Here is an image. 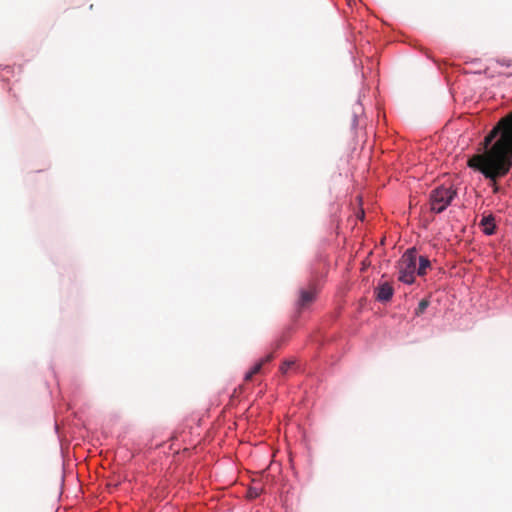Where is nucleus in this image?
Here are the masks:
<instances>
[{"label":"nucleus","mask_w":512,"mask_h":512,"mask_svg":"<svg viewBox=\"0 0 512 512\" xmlns=\"http://www.w3.org/2000/svg\"><path fill=\"white\" fill-rule=\"evenodd\" d=\"M456 190L450 186H439L430 193V209L434 213H442L456 197Z\"/></svg>","instance_id":"nucleus-2"},{"label":"nucleus","mask_w":512,"mask_h":512,"mask_svg":"<svg viewBox=\"0 0 512 512\" xmlns=\"http://www.w3.org/2000/svg\"><path fill=\"white\" fill-rule=\"evenodd\" d=\"M262 367H263V366H262V363H259V362H258V363H256V364L252 367V369H251V370H250V371L245 375V380H246V381L251 380V379H252V377H253L255 374H257V373H259V372L261 371Z\"/></svg>","instance_id":"nucleus-8"},{"label":"nucleus","mask_w":512,"mask_h":512,"mask_svg":"<svg viewBox=\"0 0 512 512\" xmlns=\"http://www.w3.org/2000/svg\"><path fill=\"white\" fill-rule=\"evenodd\" d=\"M417 254L415 249H408L398 262L399 281L412 284L416 271Z\"/></svg>","instance_id":"nucleus-3"},{"label":"nucleus","mask_w":512,"mask_h":512,"mask_svg":"<svg viewBox=\"0 0 512 512\" xmlns=\"http://www.w3.org/2000/svg\"><path fill=\"white\" fill-rule=\"evenodd\" d=\"M273 357H274V356H273V354H272V353H270V354L266 355L264 358H262V359L259 361V363H262V366H263L265 363L270 362V361L273 359Z\"/></svg>","instance_id":"nucleus-10"},{"label":"nucleus","mask_w":512,"mask_h":512,"mask_svg":"<svg viewBox=\"0 0 512 512\" xmlns=\"http://www.w3.org/2000/svg\"><path fill=\"white\" fill-rule=\"evenodd\" d=\"M317 294V290L314 285H311L308 289H303L300 292V299L298 301V305L300 308H305L309 304H311Z\"/></svg>","instance_id":"nucleus-4"},{"label":"nucleus","mask_w":512,"mask_h":512,"mask_svg":"<svg viewBox=\"0 0 512 512\" xmlns=\"http://www.w3.org/2000/svg\"><path fill=\"white\" fill-rule=\"evenodd\" d=\"M498 63H499L500 65H503V66H506V67H510V66L512 65V61H511V60H509V59H504V58H503V59H499V60H498Z\"/></svg>","instance_id":"nucleus-11"},{"label":"nucleus","mask_w":512,"mask_h":512,"mask_svg":"<svg viewBox=\"0 0 512 512\" xmlns=\"http://www.w3.org/2000/svg\"><path fill=\"white\" fill-rule=\"evenodd\" d=\"M484 151L471 156L467 165L493 182L505 177L512 168V111L502 117L483 140Z\"/></svg>","instance_id":"nucleus-1"},{"label":"nucleus","mask_w":512,"mask_h":512,"mask_svg":"<svg viewBox=\"0 0 512 512\" xmlns=\"http://www.w3.org/2000/svg\"><path fill=\"white\" fill-rule=\"evenodd\" d=\"M429 306V301L427 299H422L419 304H418V307L416 308L415 310V314L417 316L421 315L424 313V311L427 309V307Z\"/></svg>","instance_id":"nucleus-9"},{"label":"nucleus","mask_w":512,"mask_h":512,"mask_svg":"<svg viewBox=\"0 0 512 512\" xmlns=\"http://www.w3.org/2000/svg\"><path fill=\"white\" fill-rule=\"evenodd\" d=\"M393 296V288L389 283L380 285L377 289V299L382 302L389 301Z\"/></svg>","instance_id":"nucleus-5"},{"label":"nucleus","mask_w":512,"mask_h":512,"mask_svg":"<svg viewBox=\"0 0 512 512\" xmlns=\"http://www.w3.org/2000/svg\"><path fill=\"white\" fill-rule=\"evenodd\" d=\"M430 267V261L427 257L420 256L419 257V267L417 269V274L419 276H424L426 274L427 268Z\"/></svg>","instance_id":"nucleus-7"},{"label":"nucleus","mask_w":512,"mask_h":512,"mask_svg":"<svg viewBox=\"0 0 512 512\" xmlns=\"http://www.w3.org/2000/svg\"><path fill=\"white\" fill-rule=\"evenodd\" d=\"M481 225L483 226V230L486 234L491 235L494 233L495 224L493 217H483L481 220Z\"/></svg>","instance_id":"nucleus-6"},{"label":"nucleus","mask_w":512,"mask_h":512,"mask_svg":"<svg viewBox=\"0 0 512 512\" xmlns=\"http://www.w3.org/2000/svg\"><path fill=\"white\" fill-rule=\"evenodd\" d=\"M291 364H292L291 362L283 363V365L281 366V371L283 373H286L288 371V369L290 368Z\"/></svg>","instance_id":"nucleus-13"},{"label":"nucleus","mask_w":512,"mask_h":512,"mask_svg":"<svg viewBox=\"0 0 512 512\" xmlns=\"http://www.w3.org/2000/svg\"><path fill=\"white\" fill-rule=\"evenodd\" d=\"M358 217L362 220V219H363V217H364V212L362 211V212H361V215H359Z\"/></svg>","instance_id":"nucleus-14"},{"label":"nucleus","mask_w":512,"mask_h":512,"mask_svg":"<svg viewBox=\"0 0 512 512\" xmlns=\"http://www.w3.org/2000/svg\"><path fill=\"white\" fill-rule=\"evenodd\" d=\"M260 494V492L258 490H256L255 488H252L249 490V497L250 498H256L258 497Z\"/></svg>","instance_id":"nucleus-12"}]
</instances>
